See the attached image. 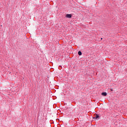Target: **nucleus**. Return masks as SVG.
<instances>
[{
	"label": "nucleus",
	"instance_id": "7ed1b4c3",
	"mask_svg": "<svg viewBox=\"0 0 127 127\" xmlns=\"http://www.w3.org/2000/svg\"><path fill=\"white\" fill-rule=\"evenodd\" d=\"M78 54L79 56H81V55H82V52L81 51H79Z\"/></svg>",
	"mask_w": 127,
	"mask_h": 127
},
{
	"label": "nucleus",
	"instance_id": "f257e3e1",
	"mask_svg": "<svg viewBox=\"0 0 127 127\" xmlns=\"http://www.w3.org/2000/svg\"><path fill=\"white\" fill-rule=\"evenodd\" d=\"M66 17H67V18H71V17H72V15L70 14H67L66 15Z\"/></svg>",
	"mask_w": 127,
	"mask_h": 127
},
{
	"label": "nucleus",
	"instance_id": "f03ea898",
	"mask_svg": "<svg viewBox=\"0 0 127 127\" xmlns=\"http://www.w3.org/2000/svg\"><path fill=\"white\" fill-rule=\"evenodd\" d=\"M101 95H102V96H107V92H103V93H102Z\"/></svg>",
	"mask_w": 127,
	"mask_h": 127
},
{
	"label": "nucleus",
	"instance_id": "20e7f679",
	"mask_svg": "<svg viewBox=\"0 0 127 127\" xmlns=\"http://www.w3.org/2000/svg\"><path fill=\"white\" fill-rule=\"evenodd\" d=\"M94 119H99V115H97Z\"/></svg>",
	"mask_w": 127,
	"mask_h": 127
},
{
	"label": "nucleus",
	"instance_id": "39448f33",
	"mask_svg": "<svg viewBox=\"0 0 127 127\" xmlns=\"http://www.w3.org/2000/svg\"><path fill=\"white\" fill-rule=\"evenodd\" d=\"M101 40H102V39H103V38H101Z\"/></svg>",
	"mask_w": 127,
	"mask_h": 127
}]
</instances>
